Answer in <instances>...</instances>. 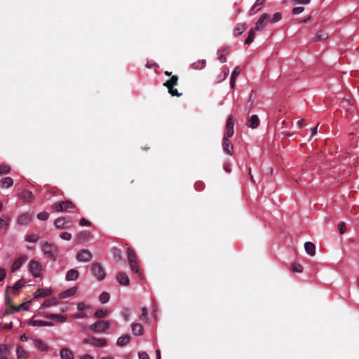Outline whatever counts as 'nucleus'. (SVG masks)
<instances>
[{
  "mask_svg": "<svg viewBox=\"0 0 359 359\" xmlns=\"http://www.w3.org/2000/svg\"><path fill=\"white\" fill-rule=\"evenodd\" d=\"M178 84V76L177 75L171 76L170 79L167 80L163 86L167 87L168 93L172 96L180 97L182 94L178 93L177 88L174 87Z\"/></svg>",
  "mask_w": 359,
  "mask_h": 359,
  "instance_id": "nucleus-1",
  "label": "nucleus"
},
{
  "mask_svg": "<svg viewBox=\"0 0 359 359\" xmlns=\"http://www.w3.org/2000/svg\"><path fill=\"white\" fill-rule=\"evenodd\" d=\"M42 250L46 257L52 259L53 261L56 259V255H57L58 249L55 245L45 243L42 245Z\"/></svg>",
  "mask_w": 359,
  "mask_h": 359,
  "instance_id": "nucleus-2",
  "label": "nucleus"
},
{
  "mask_svg": "<svg viewBox=\"0 0 359 359\" xmlns=\"http://www.w3.org/2000/svg\"><path fill=\"white\" fill-rule=\"evenodd\" d=\"M340 107L346 111L345 117L349 118L355 109V107L351 98H344L340 103Z\"/></svg>",
  "mask_w": 359,
  "mask_h": 359,
  "instance_id": "nucleus-3",
  "label": "nucleus"
},
{
  "mask_svg": "<svg viewBox=\"0 0 359 359\" xmlns=\"http://www.w3.org/2000/svg\"><path fill=\"white\" fill-rule=\"evenodd\" d=\"M128 263L132 271L139 274L140 276H142V273L139 270L136 255L135 252L130 248L128 249Z\"/></svg>",
  "mask_w": 359,
  "mask_h": 359,
  "instance_id": "nucleus-4",
  "label": "nucleus"
},
{
  "mask_svg": "<svg viewBox=\"0 0 359 359\" xmlns=\"http://www.w3.org/2000/svg\"><path fill=\"white\" fill-rule=\"evenodd\" d=\"M91 271L98 280H102L106 276L105 271L100 263H94L91 266Z\"/></svg>",
  "mask_w": 359,
  "mask_h": 359,
  "instance_id": "nucleus-5",
  "label": "nucleus"
},
{
  "mask_svg": "<svg viewBox=\"0 0 359 359\" xmlns=\"http://www.w3.org/2000/svg\"><path fill=\"white\" fill-rule=\"evenodd\" d=\"M83 344H90L95 347H104L107 345V340L104 338L97 339L95 337H89L85 338L83 341Z\"/></svg>",
  "mask_w": 359,
  "mask_h": 359,
  "instance_id": "nucleus-6",
  "label": "nucleus"
},
{
  "mask_svg": "<svg viewBox=\"0 0 359 359\" xmlns=\"http://www.w3.org/2000/svg\"><path fill=\"white\" fill-rule=\"evenodd\" d=\"M109 322L104 320H99L90 326V329L96 332H102L109 328Z\"/></svg>",
  "mask_w": 359,
  "mask_h": 359,
  "instance_id": "nucleus-7",
  "label": "nucleus"
},
{
  "mask_svg": "<svg viewBox=\"0 0 359 359\" xmlns=\"http://www.w3.org/2000/svg\"><path fill=\"white\" fill-rule=\"evenodd\" d=\"M76 258L79 262H87L92 259L93 255L88 250L83 249L77 252Z\"/></svg>",
  "mask_w": 359,
  "mask_h": 359,
  "instance_id": "nucleus-8",
  "label": "nucleus"
},
{
  "mask_svg": "<svg viewBox=\"0 0 359 359\" xmlns=\"http://www.w3.org/2000/svg\"><path fill=\"white\" fill-rule=\"evenodd\" d=\"M234 119L232 116H229L226 123V132L224 137H231L234 133Z\"/></svg>",
  "mask_w": 359,
  "mask_h": 359,
  "instance_id": "nucleus-9",
  "label": "nucleus"
},
{
  "mask_svg": "<svg viewBox=\"0 0 359 359\" xmlns=\"http://www.w3.org/2000/svg\"><path fill=\"white\" fill-rule=\"evenodd\" d=\"M29 271L34 277H39L41 276V265L35 260H32L29 262Z\"/></svg>",
  "mask_w": 359,
  "mask_h": 359,
  "instance_id": "nucleus-10",
  "label": "nucleus"
},
{
  "mask_svg": "<svg viewBox=\"0 0 359 359\" xmlns=\"http://www.w3.org/2000/svg\"><path fill=\"white\" fill-rule=\"evenodd\" d=\"M229 137H224L222 140V148L224 151L229 154L232 155L233 153V144L229 141Z\"/></svg>",
  "mask_w": 359,
  "mask_h": 359,
  "instance_id": "nucleus-11",
  "label": "nucleus"
},
{
  "mask_svg": "<svg viewBox=\"0 0 359 359\" xmlns=\"http://www.w3.org/2000/svg\"><path fill=\"white\" fill-rule=\"evenodd\" d=\"M116 280L119 284L128 286L130 284V279L128 276L124 272H118L116 274Z\"/></svg>",
  "mask_w": 359,
  "mask_h": 359,
  "instance_id": "nucleus-12",
  "label": "nucleus"
},
{
  "mask_svg": "<svg viewBox=\"0 0 359 359\" xmlns=\"http://www.w3.org/2000/svg\"><path fill=\"white\" fill-rule=\"evenodd\" d=\"M269 15L267 13L262 14L258 19L255 27L254 28L257 31L261 30L266 26V20L269 19Z\"/></svg>",
  "mask_w": 359,
  "mask_h": 359,
  "instance_id": "nucleus-13",
  "label": "nucleus"
},
{
  "mask_svg": "<svg viewBox=\"0 0 359 359\" xmlns=\"http://www.w3.org/2000/svg\"><path fill=\"white\" fill-rule=\"evenodd\" d=\"M32 219V215L29 213H24L20 215L18 218V223L20 225H27Z\"/></svg>",
  "mask_w": 359,
  "mask_h": 359,
  "instance_id": "nucleus-14",
  "label": "nucleus"
},
{
  "mask_svg": "<svg viewBox=\"0 0 359 359\" xmlns=\"http://www.w3.org/2000/svg\"><path fill=\"white\" fill-rule=\"evenodd\" d=\"M20 197L21 199H22L25 202L29 203L33 201L34 199V195L32 194V191L24 189L20 193Z\"/></svg>",
  "mask_w": 359,
  "mask_h": 359,
  "instance_id": "nucleus-15",
  "label": "nucleus"
},
{
  "mask_svg": "<svg viewBox=\"0 0 359 359\" xmlns=\"http://www.w3.org/2000/svg\"><path fill=\"white\" fill-rule=\"evenodd\" d=\"M27 260V257L25 256L20 257L18 259H16L12 265L11 271L12 272L16 271L18 269H20V267L22 265L24 262H25Z\"/></svg>",
  "mask_w": 359,
  "mask_h": 359,
  "instance_id": "nucleus-16",
  "label": "nucleus"
},
{
  "mask_svg": "<svg viewBox=\"0 0 359 359\" xmlns=\"http://www.w3.org/2000/svg\"><path fill=\"white\" fill-rule=\"evenodd\" d=\"M260 121L259 117L257 115H252L248 123V126L252 129L257 128L259 126Z\"/></svg>",
  "mask_w": 359,
  "mask_h": 359,
  "instance_id": "nucleus-17",
  "label": "nucleus"
},
{
  "mask_svg": "<svg viewBox=\"0 0 359 359\" xmlns=\"http://www.w3.org/2000/svg\"><path fill=\"white\" fill-rule=\"evenodd\" d=\"M60 357L62 359H74V358L73 352L67 348H62L60 350Z\"/></svg>",
  "mask_w": 359,
  "mask_h": 359,
  "instance_id": "nucleus-18",
  "label": "nucleus"
},
{
  "mask_svg": "<svg viewBox=\"0 0 359 359\" xmlns=\"http://www.w3.org/2000/svg\"><path fill=\"white\" fill-rule=\"evenodd\" d=\"M304 249L308 255L314 256L316 255V246L312 242L307 241L304 243Z\"/></svg>",
  "mask_w": 359,
  "mask_h": 359,
  "instance_id": "nucleus-19",
  "label": "nucleus"
},
{
  "mask_svg": "<svg viewBox=\"0 0 359 359\" xmlns=\"http://www.w3.org/2000/svg\"><path fill=\"white\" fill-rule=\"evenodd\" d=\"M131 337L129 334H125L120 337L116 341V344L118 346H124L130 341Z\"/></svg>",
  "mask_w": 359,
  "mask_h": 359,
  "instance_id": "nucleus-20",
  "label": "nucleus"
},
{
  "mask_svg": "<svg viewBox=\"0 0 359 359\" xmlns=\"http://www.w3.org/2000/svg\"><path fill=\"white\" fill-rule=\"evenodd\" d=\"M77 291V287H71L62 292H61L60 294V299H65V298H67L69 297H71V296H73L74 294H76Z\"/></svg>",
  "mask_w": 359,
  "mask_h": 359,
  "instance_id": "nucleus-21",
  "label": "nucleus"
},
{
  "mask_svg": "<svg viewBox=\"0 0 359 359\" xmlns=\"http://www.w3.org/2000/svg\"><path fill=\"white\" fill-rule=\"evenodd\" d=\"M79 275V271L76 269H70L66 274L67 280H75L78 278Z\"/></svg>",
  "mask_w": 359,
  "mask_h": 359,
  "instance_id": "nucleus-22",
  "label": "nucleus"
},
{
  "mask_svg": "<svg viewBox=\"0 0 359 359\" xmlns=\"http://www.w3.org/2000/svg\"><path fill=\"white\" fill-rule=\"evenodd\" d=\"M54 224L57 229H63L69 228V226L66 225V219L65 217H59L55 219Z\"/></svg>",
  "mask_w": 359,
  "mask_h": 359,
  "instance_id": "nucleus-23",
  "label": "nucleus"
},
{
  "mask_svg": "<svg viewBox=\"0 0 359 359\" xmlns=\"http://www.w3.org/2000/svg\"><path fill=\"white\" fill-rule=\"evenodd\" d=\"M266 0H257L254 6L251 8L250 11V15H252L257 13L261 8V6L264 4Z\"/></svg>",
  "mask_w": 359,
  "mask_h": 359,
  "instance_id": "nucleus-24",
  "label": "nucleus"
},
{
  "mask_svg": "<svg viewBox=\"0 0 359 359\" xmlns=\"http://www.w3.org/2000/svg\"><path fill=\"white\" fill-rule=\"evenodd\" d=\"M29 325H32V326L45 327V326H52L53 323L51 322H48V321L33 320L29 323Z\"/></svg>",
  "mask_w": 359,
  "mask_h": 359,
  "instance_id": "nucleus-25",
  "label": "nucleus"
},
{
  "mask_svg": "<svg viewBox=\"0 0 359 359\" xmlns=\"http://www.w3.org/2000/svg\"><path fill=\"white\" fill-rule=\"evenodd\" d=\"M46 318L50 320H55L58 323H64L66 321V317L59 314H49L46 316Z\"/></svg>",
  "mask_w": 359,
  "mask_h": 359,
  "instance_id": "nucleus-26",
  "label": "nucleus"
},
{
  "mask_svg": "<svg viewBox=\"0 0 359 359\" xmlns=\"http://www.w3.org/2000/svg\"><path fill=\"white\" fill-rule=\"evenodd\" d=\"M132 332L135 335H140L143 333V327L140 323H133L132 325Z\"/></svg>",
  "mask_w": 359,
  "mask_h": 359,
  "instance_id": "nucleus-27",
  "label": "nucleus"
},
{
  "mask_svg": "<svg viewBox=\"0 0 359 359\" xmlns=\"http://www.w3.org/2000/svg\"><path fill=\"white\" fill-rule=\"evenodd\" d=\"M34 344L37 348L42 351H46L48 350V345L44 343L41 339H36L34 341Z\"/></svg>",
  "mask_w": 359,
  "mask_h": 359,
  "instance_id": "nucleus-28",
  "label": "nucleus"
},
{
  "mask_svg": "<svg viewBox=\"0 0 359 359\" xmlns=\"http://www.w3.org/2000/svg\"><path fill=\"white\" fill-rule=\"evenodd\" d=\"M205 64L206 62L205 60H199L192 63L191 68L193 69H202L205 67Z\"/></svg>",
  "mask_w": 359,
  "mask_h": 359,
  "instance_id": "nucleus-29",
  "label": "nucleus"
},
{
  "mask_svg": "<svg viewBox=\"0 0 359 359\" xmlns=\"http://www.w3.org/2000/svg\"><path fill=\"white\" fill-rule=\"evenodd\" d=\"M247 29V25L245 24H238L234 29V34L235 36H239L242 33H243Z\"/></svg>",
  "mask_w": 359,
  "mask_h": 359,
  "instance_id": "nucleus-30",
  "label": "nucleus"
},
{
  "mask_svg": "<svg viewBox=\"0 0 359 359\" xmlns=\"http://www.w3.org/2000/svg\"><path fill=\"white\" fill-rule=\"evenodd\" d=\"M50 294V291L47 289H39L35 294V297H45Z\"/></svg>",
  "mask_w": 359,
  "mask_h": 359,
  "instance_id": "nucleus-31",
  "label": "nucleus"
},
{
  "mask_svg": "<svg viewBox=\"0 0 359 359\" xmlns=\"http://www.w3.org/2000/svg\"><path fill=\"white\" fill-rule=\"evenodd\" d=\"M16 353H17V356H18V359L26 358L27 353L22 346H19L17 347Z\"/></svg>",
  "mask_w": 359,
  "mask_h": 359,
  "instance_id": "nucleus-32",
  "label": "nucleus"
},
{
  "mask_svg": "<svg viewBox=\"0 0 359 359\" xmlns=\"http://www.w3.org/2000/svg\"><path fill=\"white\" fill-rule=\"evenodd\" d=\"M2 186L6 188L11 187L13 184V180L11 177H7L1 180Z\"/></svg>",
  "mask_w": 359,
  "mask_h": 359,
  "instance_id": "nucleus-33",
  "label": "nucleus"
},
{
  "mask_svg": "<svg viewBox=\"0 0 359 359\" xmlns=\"http://www.w3.org/2000/svg\"><path fill=\"white\" fill-rule=\"evenodd\" d=\"M255 29H251L249 31L248 36L247 39L245 41V44H250L253 41L254 38H255Z\"/></svg>",
  "mask_w": 359,
  "mask_h": 359,
  "instance_id": "nucleus-34",
  "label": "nucleus"
},
{
  "mask_svg": "<svg viewBox=\"0 0 359 359\" xmlns=\"http://www.w3.org/2000/svg\"><path fill=\"white\" fill-rule=\"evenodd\" d=\"M39 236L37 234H29L25 237V241L29 243H36L39 241Z\"/></svg>",
  "mask_w": 359,
  "mask_h": 359,
  "instance_id": "nucleus-35",
  "label": "nucleus"
},
{
  "mask_svg": "<svg viewBox=\"0 0 359 359\" xmlns=\"http://www.w3.org/2000/svg\"><path fill=\"white\" fill-rule=\"evenodd\" d=\"M109 298H110L109 294L107 292H103L100 295L99 300L102 304H105L109 300Z\"/></svg>",
  "mask_w": 359,
  "mask_h": 359,
  "instance_id": "nucleus-36",
  "label": "nucleus"
},
{
  "mask_svg": "<svg viewBox=\"0 0 359 359\" xmlns=\"http://www.w3.org/2000/svg\"><path fill=\"white\" fill-rule=\"evenodd\" d=\"M229 52V48H223L221 50V53L218 57L219 60L220 61V62L222 63H224L226 61V55Z\"/></svg>",
  "mask_w": 359,
  "mask_h": 359,
  "instance_id": "nucleus-37",
  "label": "nucleus"
},
{
  "mask_svg": "<svg viewBox=\"0 0 359 359\" xmlns=\"http://www.w3.org/2000/svg\"><path fill=\"white\" fill-rule=\"evenodd\" d=\"M291 269L293 272L301 273L303 271V266L299 264L292 263Z\"/></svg>",
  "mask_w": 359,
  "mask_h": 359,
  "instance_id": "nucleus-38",
  "label": "nucleus"
},
{
  "mask_svg": "<svg viewBox=\"0 0 359 359\" xmlns=\"http://www.w3.org/2000/svg\"><path fill=\"white\" fill-rule=\"evenodd\" d=\"M11 171L10 165L7 164H1L0 165V175L7 174Z\"/></svg>",
  "mask_w": 359,
  "mask_h": 359,
  "instance_id": "nucleus-39",
  "label": "nucleus"
},
{
  "mask_svg": "<svg viewBox=\"0 0 359 359\" xmlns=\"http://www.w3.org/2000/svg\"><path fill=\"white\" fill-rule=\"evenodd\" d=\"M18 311H19L18 306H17L11 304L9 306V307L6 309V310L4 313V315H8L11 313L18 312Z\"/></svg>",
  "mask_w": 359,
  "mask_h": 359,
  "instance_id": "nucleus-40",
  "label": "nucleus"
},
{
  "mask_svg": "<svg viewBox=\"0 0 359 359\" xmlns=\"http://www.w3.org/2000/svg\"><path fill=\"white\" fill-rule=\"evenodd\" d=\"M62 209L67 210L68 209H72L74 208V205L70 201H65L62 202Z\"/></svg>",
  "mask_w": 359,
  "mask_h": 359,
  "instance_id": "nucleus-41",
  "label": "nucleus"
},
{
  "mask_svg": "<svg viewBox=\"0 0 359 359\" xmlns=\"http://www.w3.org/2000/svg\"><path fill=\"white\" fill-rule=\"evenodd\" d=\"M0 356H7L8 358V347L6 344H0Z\"/></svg>",
  "mask_w": 359,
  "mask_h": 359,
  "instance_id": "nucleus-42",
  "label": "nucleus"
},
{
  "mask_svg": "<svg viewBox=\"0 0 359 359\" xmlns=\"http://www.w3.org/2000/svg\"><path fill=\"white\" fill-rule=\"evenodd\" d=\"M107 313L108 311L107 310L98 309L95 313V316L97 318H102L107 315Z\"/></svg>",
  "mask_w": 359,
  "mask_h": 359,
  "instance_id": "nucleus-43",
  "label": "nucleus"
},
{
  "mask_svg": "<svg viewBox=\"0 0 359 359\" xmlns=\"http://www.w3.org/2000/svg\"><path fill=\"white\" fill-rule=\"evenodd\" d=\"M25 283V281L22 279L16 282L13 287V290L14 292H15L16 290H18L19 289L22 287L24 286Z\"/></svg>",
  "mask_w": 359,
  "mask_h": 359,
  "instance_id": "nucleus-44",
  "label": "nucleus"
},
{
  "mask_svg": "<svg viewBox=\"0 0 359 359\" xmlns=\"http://www.w3.org/2000/svg\"><path fill=\"white\" fill-rule=\"evenodd\" d=\"M49 214L47 212H41L37 215V218L42 221H46L48 219Z\"/></svg>",
  "mask_w": 359,
  "mask_h": 359,
  "instance_id": "nucleus-45",
  "label": "nucleus"
},
{
  "mask_svg": "<svg viewBox=\"0 0 359 359\" xmlns=\"http://www.w3.org/2000/svg\"><path fill=\"white\" fill-rule=\"evenodd\" d=\"M60 237L65 241H70L72 238V234L68 232H62L60 233Z\"/></svg>",
  "mask_w": 359,
  "mask_h": 359,
  "instance_id": "nucleus-46",
  "label": "nucleus"
},
{
  "mask_svg": "<svg viewBox=\"0 0 359 359\" xmlns=\"http://www.w3.org/2000/svg\"><path fill=\"white\" fill-rule=\"evenodd\" d=\"M52 208H53V209H54L55 211H57V212L63 211L62 202L61 203L60 202L55 203L52 205Z\"/></svg>",
  "mask_w": 359,
  "mask_h": 359,
  "instance_id": "nucleus-47",
  "label": "nucleus"
},
{
  "mask_svg": "<svg viewBox=\"0 0 359 359\" xmlns=\"http://www.w3.org/2000/svg\"><path fill=\"white\" fill-rule=\"evenodd\" d=\"M240 73H241V68H240V67L237 66L234 68V69L231 74V78H232L233 79H236V77L238 76V75Z\"/></svg>",
  "mask_w": 359,
  "mask_h": 359,
  "instance_id": "nucleus-48",
  "label": "nucleus"
},
{
  "mask_svg": "<svg viewBox=\"0 0 359 359\" xmlns=\"http://www.w3.org/2000/svg\"><path fill=\"white\" fill-rule=\"evenodd\" d=\"M338 229L341 234H343L346 231V224L344 222H340L338 224Z\"/></svg>",
  "mask_w": 359,
  "mask_h": 359,
  "instance_id": "nucleus-49",
  "label": "nucleus"
},
{
  "mask_svg": "<svg viewBox=\"0 0 359 359\" xmlns=\"http://www.w3.org/2000/svg\"><path fill=\"white\" fill-rule=\"evenodd\" d=\"M304 10V7H295L292 9V13L293 15H297L302 13Z\"/></svg>",
  "mask_w": 359,
  "mask_h": 359,
  "instance_id": "nucleus-50",
  "label": "nucleus"
},
{
  "mask_svg": "<svg viewBox=\"0 0 359 359\" xmlns=\"http://www.w3.org/2000/svg\"><path fill=\"white\" fill-rule=\"evenodd\" d=\"M281 19V14L280 13H276L271 19L272 22H277Z\"/></svg>",
  "mask_w": 359,
  "mask_h": 359,
  "instance_id": "nucleus-51",
  "label": "nucleus"
},
{
  "mask_svg": "<svg viewBox=\"0 0 359 359\" xmlns=\"http://www.w3.org/2000/svg\"><path fill=\"white\" fill-rule=\"evenodd\" d=\"M327 37V35L325 34H317L315 36V39L316 41H321L325 39Z\"/></svg>",
  "mask_w": 359,
  "mask_h": 359,
  "instance_id": "nucleus-52",
  "label": "nucleus"
},
{
  "mask_svg": "<svg viewBox=\"0 0 359 359\" xmlns=\"http://www.w3.org/2000/svg\"><path fill=\"white\" fill-rule=\"evenodd\" d=\"M139 359H150L146 352L142 351L138 353Z\"/></svg>",
  "mask_w": 359,
  "mask_h": 359,
  "instance_id": "nucleus-53",
  "label": "nucleus"
},
{
  "mask_svg": "<svg viewBox=\"0 0 359 359\" xmlns=\"http://www.w3.org/2000/svg\"><path fill=\"white\" fill-rule=\"evenodd\" d=\"M147 309L146 308L142 309L140 319L141 320L146 319L147 318Z\"/></svg>",
  "mask_w": 359,
  "mask_h": 359,
  "instance_id": "nucleus-54",
  "label": "nucleus"
},
{
  "mask_svg": "<svg viewBox=\"0 0 359 359\" xmlns=\"http://www.w3.org/2000/svg\"><path fill=\"white\" fill-rule=\"evenodd\" d=\"M79 224L81 226H90V222L89 221L86 220L85 218L81 219Z\"/></svg>",
  "mask_w": 359,
  "mask_h": 359,
  "instance_id": "nucleus-55",
  "label": "nucleus"
},
{
  "mask_svg": "<svg viewBox=\"0 0 359 359\" xmlns=\"http://www.w3.org/2000/svg\"><path fill=\"white\" fill-rule=\"evenodd\" d=\"M123 317L125 318L126 320H128V318L130 316V311L128 309H124L123 313Z\"/></svg>",
  "mask_w": 359,
  "mask_h": 359,
  "instance_id": "nucleus-56",
  "label": "nucleus"
},
{
  "mask_svg": "<svg viewBox=\"0 0 359 359\" xmlns=\"http://www.w3.org/2000/svg\"><path fill=\"white\" fill-rule=\"evenodd\" d=\"M6 277V271L3 268H0V282L2 281Z\"/></svg>",
  "mask_w": 359,
  "mask_h": 359,
  "instance_id": "nucleus-57",
  "label": "nucleus"
},
{
  "mask_svg": "<svg viewBox=\"0 0 359 359\" xmlns=\"http://www.w3.org/2000/svg\"><path fill=\"white\" fill-rule=\"evenodd\" d=\"M86 308H87V306H86V304L83 302H80L77 305V309L79 311H83V310L86 309Z\"/></svg>",
  "mask_w": 359,
  "mask_h": 359,
  "instance_id": "nucleus-58",
  "label": "nucleus"
},
{
  "mask_svg": "<svg viewBox=\"0 0 359 359\" xmlns=\"http://www.w3.org/2000/svg\"><path fill=\"white\" fill-rule=\"evenodd\" d=\"M18 309H19V311H21V310H27L28 309V306L27 305L26 303H22L20 305L18 306Z\"/></svg>",
  "mask_w": 359,
  "mask_h": 359,
  "instance_id": "nucleus-59",
  "label": "nucleus"
},
{
  "mask_svg": "<svg viewBox=\"0 0 359 359\" xmlns=\"http://www.w3.org/2000/svg\"><path fill=\"white\" fill-rule=\"evenodd\" d=\"M86 237V234L83 232H81L78 236H77V239L79 241H81L83 239H85V238Z\"/></svg>",
  "mask_w": 359,
  "mask_h": 359,
  "instance_id": "nucleus-60",
  "label": "nucleus"
},
{
  "mask_svg": "<svg viewBox=\"0 0 359 359\" xmlns=\"http://www.w3.org/2000/svg\"><path fill=\"white\" fill-rule=\"evenodd\" d=\"M294 1L299 4H309L311 1V0H294Z\"/></svg>",
  "mask_w": 359,
  "mask_h": 359,
  "instance_id": "nucleus-61",
  "label": "nucleus"
},
{
  "mask_svg": "<svg viewBox=\"0 0 359 359\" xmlns=\"http://www.w3.org/2000/svg\"><path fill=\"white\" fill-rule=\"evenodd\" d=\"M80 359H94L93 356L88 354H86L84 355H82Z\"/></svg>",
  "mask_w": 359,
  "mask_h": 359,
  "instance_id": "nucleus-62",
  "label": "nucleus"
},
{
  "mask_svg": "<svg viewBox=\"0 0 359 359\" xmlns=\"http://www.w3.org/2000/svg\"><path fill=\"white\" fill-rule=\"evenodd\" d=\"M318 126V124L311 129L312 136L315 135L317 133Z\"/></svg>",
  "mask_w": 359,
  "mask_h": 359,
  "instance_id": "nucleus-63",
  "label": "nucleus"
},
{
  "mask_svg": "<svg viewBox=\"0 0 359 359\" xmlns=\"http://www.w3.org/2000/svg\"><path fill=\"white\" fill-rule=\"evenodd\" d=\"M75 317L76 318H83L86 317V314L83 313H77L75 315Z\"/></svg>",
  "mask_w": 359,
  "mask_h": 359,
  "instance_id": "nucleus-64",
  "label": "nucleus"
}]
</instances>
